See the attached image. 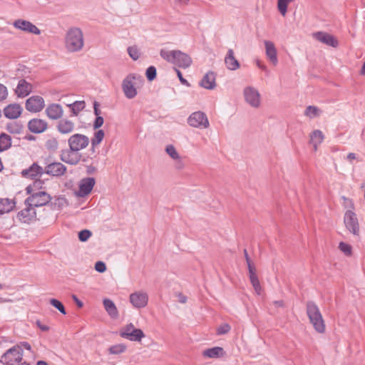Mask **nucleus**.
I'll list each match as a JSON object with an SVG mask.
<instances>
[{"instance_id":"obj_1","label":"nucleus","mask_w":365,"mask_h":365,"mask_svg":"<svg viewBox=\"0 0 365 365\" xmlns=\"http://www.w3.org/2000/svg\"><path fill=\"white\" fill-rule=\"evenodd\" d=\"M64 43L68 52L75 53L81 51L84 46L82 30L78 27L69 28L65 35Z\"/></svg>"},{"instance_id":"obj_2","label":"nucleus","mask_w":365,"mask_h":365,"mask_svg":"<svg viewBox=\"0 0 365 365\" xmlns=\"http://www.w3.org/2000/svg\"><path fill=\"white\" fill-rule=\"evenodd\" d=\"M144 79L137 73L128 74L122 81V90L125 96L128 99L134 98L137 94V89L143 86Z\"/></svg>"},{"instance_id":"obj_3","label":"nucleus","mask_w":365,"mask_h":365,"mask_svg":"<svg viewBox=\"0 0 365 365\" xmlns=\"http://www.w3.org/2000/svg\"><path fill=\"white\" fill-rule=\"evenodd\" d=\"M160 54L168 62L180 68H187L192 63V58L190 56L179 50L165 51L162 49Z\"/></svg>"},{"instance_id":"obj_4","label":"nucleus","mask_w":365,"mask_h":365,"mask_svg":"<svg viewBox=\"0 0 365 365\" xmlns=\"http://www.w3.org/2000/svg\"><path fill=\"white\" fill-rule=\"evenodd\" d=\"M307 314L314 329L319 333L325 331V324L317 305L314 302L307 303Z\"/></svg>"},{"instance_id":"obj_5","label":"nucleus","mask_w":365,"mask_h":365,"mask_svg":"<svg viewBox=\"0 0 365 365\" xmlns=\"http://www.w3.org/2000/svg\"><path fill=\"white\" fill-rule=\"evenodd\" d=\"M26 190L30 195L25 200V205H29L34 207H42L47 205L51 200V195L45 191H38L31 193V186H28Z\"/></svg>"},{"instance_id":"obj_6","label":"nucleus","mask_w":365,"mask_h":365,"mask_svg":"<svg viewBox=\"0 0 365 365\" xmlns=\"http://www.w3.org/2000/svg\"><path fill=\"white\" fill-rule=\"evenodd\" d=\"M23 359V349L19 345H15L8 349L1 357L0 362L4 365L19 364Z\"/></svg>"},{"instance_id":"obj_7","label":"nucleus","mask_w":365,"mask_h":365,"mask_svg":"<svg viewBox=\"0 0 365 365\" xmlns=\"http://www.w3.org/2000/svg\"><path fill=\"white\" fill-rule=\"evenodd\" d=\"M187 124L195 128L206 129L210 126L209 120L204 112L195 111L187 118Z\"/></svg>"},{"instance_id":"obj_8","label":"nucleus","mask_w":365,"mask_h":365,"mask_svg":"<svg viewBox=\"0 0 365 365\" xmlns=\"http://www.w3.org/2000/svg\"><path fill=\"white\" fill-rule=\"evenodd\" d=\"M120 336L132 341H140L145 337L143 331L130 323L120 330Z\"/></svg>"},{"instance_id":"obj_9","label":"nucleus","mask_w":365,"mask_h":365,"mask_svg":"<svg viewBox=\"0 0 365 365\" xmlns=\"http://www.w3.org/2000/svg\"><path fill=\"white\" fill-rule=\"evenodd\" d=\"M89 142L88 137L79 133L72 135L68 140L69 148L78 152L86 148L88 145Z\"/></svg>"},{"instance_id":"obj_10","label":"nucleus","mask_w":365,"mask_h":365,"mask_svg":"<svg viewBox=\"0 0 365 365\" xmlns=\"http://www.w3.org/2000/svg\"><path fill=\"white\" fill-rule=\"evenodd\" d=\"M244 98L251 107L258 108L261 105V96L259 91L252 86H247L243 91Z\"/></svg>"},{"instance_id":"obj_11","label":"nucleus","mask_w":365,"mask_h":365,"mask_svg":"<svg viewBox=\"0 0 365 365\" xmlns=\"http://www.w3.org/2000/svg\"><path fill=\"white\" fill-rule=\"evenodd\" d=\"M344 222L346 228L354 235H359V224L354 212L347 210L344 214Z\"/></svg>"},{"instance_id":"obj_12","label":"nucleus","mask_w":365,"mask_h":365,"mask_svg":"<svg viewBox=\"0 0 365 365\" xmlns=\"http://www.w3.org/2000/svg\"><path fill=\"white\" fill-rule=\"evenodd\" d=\"M45 106L44 99L40 96H32L26 101V109L31 113H38Z\"/></svg>"},{"instance_id":"obj_13","label":"nucleus","mask_w":365,"mask_h":365,"mask_svg":"<svg viewBox=\"0 0 365 365\" xmlns=\"http://www.w3.org/2000/svg\"><path fill=\"white\" fill-rule=\"evenodd\" d=\"M56 129L60 134L68 135L75 130L76 124L72 120L68 118H61L57 121Z\"/></svg>"},{"instance_id":"obj_14","label":"nucleus","mask_w":365,"mask_h":365,"mask_svg":"<svg viewBox=\"0 0 365 365\" xmlns=\"http://www.w3.org/2000/svg\"><path fill=\"white\" fill-rule=\"evenodd\" d=\"M96 183L93 178H83L79 183V189L76 192V195L81 197L87 196L93 190Z\"/></svg>"},{"instance_id":"obj_15","label":"nucleus","mask_w":365,"mask_h":365,"mask_svg":"<svg viewBox=\"0 0 365 365\" xmlns=\"http://www.w3.org/2000/svg\"><path fill=\"white\" fill-rule=\"evenodd\" d=\"M13 25L15 28L28 33L36 35L41 34V30L36 26L26 20L17 19L13 23Z\"/></svg>"},{"instance_id":"obj_16","label":"nucleus","mask_w":365,"mask_h":365,"mask_svg":"<svg viewBox=\"0 0 365 365\" xmlns=\"http://www.w3.org/2000/svg\"><path fill=\"white\" fill-rule=\"evenodd\" d=\"M60 158L63 162L73 165L78 164L81 159L78 152L70 148L61 150Z\"/></svg>"},{"instance_id":"obj_17","label":"nucleus","mask_w":365,"mask_h":365,"mask_svg":"<svg viewBox=\"0 0 365 365\" xmlns=\"http://www.w3.org/2000/svg\"><path fill=\"white\" fill-rule=\"evenodd\" d=\"M66 167L59 162L48 164L45 168V173L54 177H60L66 172Z\"/></svg>"},{"instance_id":"obj_18","label":"nucleus","mask_w":365,"mask_h":365,"mask_svg":"<svg viewBox=\"0 0 365 365\" xmlns=\"http://www.w3.org/2000/svg\"><path fill=\"white\" fill-rule=\"evenodd\" d=\"M63 107L58 103H51L45 110L46 116L51 120H59L63 115Z\"/></svg>"},{"instance_id":"obj_19","label":"nucleus","mask_w":365,"mask_h":365,"mask_svg":"<svg viewBox=\"0 0 365 365\" xmlns=\"http://www.w3.org/2000/svg\"><path fill=\"white\" fill-rule=\"evenodd\" d=\"M130 302L135 308L145 307L148 302V296L146 293L136 292L130 295Z\"/></svg>"},{"instance_id":"obj_20","label":"nucleus","mask_w":365,"mask_h":365,"mask_svg":"<svg viewBox=\"0 0 365 365\" xmlns=\"http://www.w3.org/2000/svg\"><path fill=\"white\" fill-rule=\"evenodd\" d=\"M314 37L327 46L336 48L338 46L339 43L337 39L331 34L323 31H318L313 34Z\"/></svg>"},{"instance_id":"obj_21","label":"nucleus","mask_w":365,"mask_h":365,"mask_svg":"<svg viewBox=\"0 0 365 365\" xmlns=\"http://www.w3.org/2000/svg\"><path fill=\"white\" fill-rule=\"evenodd\" d=\"M45 173V168L38 165L36 163H34L29 168L21 171V175L24 178L35 179L41 177Z\"/></svg>"},{"instance_id":"obj_22","label":"nucleus","mask_w":365,"mask_h":365,"mask_svg":"<svg viewBox=\"0 0 365 365\" xmlns=\"http://www.w3.org/2000/svg\"><path fill=\"white\" fill-rule=\"evenodd\" d=\"M23 111V108L19 103H11L6 106L3 113L4 116L8 119L18 118Z\"/></svg>"},{"instance_id":"obj_23","label":"nucleus","mask_w":365,"mask_h":365,"mask_svg":"<svg viewBox=\"0 0 365 365\" xmlns=\"http://www.w3.org/2000/svg\"><path fill=\"white\" fill-rule=\"evenodd\" d=\"M28 128L34 133H41L47 129L48 123L45 120L33 118L29 121Z\"/></svg>"},{"instance_id":"obj_24","label":"nucleus","mask_w":365,"mask_h":365,"mask_svg":"<svg viewBox=\"0 0 365 365\" xmlns=\"http://www.w3.org/2000/svg\"><path fill=\"white\" fill-rule=\"evenodd\" d=\"M32 85L27 82L25 79L19 81L18 85L15 89V93L19 98H24L30 94L32 91Z\"/></svg>"},{"instance_id":"obj_25","label":"nucleus","mask_w":365,"mask_h":365,"mask_svg":"<svg viewBox=\"0 0 365 365\" xmlns=\"http://www.w3.org/2000/svg\"><path fill=\"white\" fill-rule=\"evenodd\" d=\"M265 46V53L269 61L276 66L278 63L277 51L273 42L270 41H264Z\"/></svg>"},{"instance_id":"obj_26","label":"nucleus","mask_w":365,"mask_h":365,"mask_svg":"<svg viewBox=\"0 0 365 365\" xmlns=\"http://www.w3.org/2000/svg\"><path fill=\"white\" fill-rule=\"evenodd\" d=\"M216 74L213 71H208L200 82V86L207 90H212L216 87Z\"/></svg>"},{"instance_id":"obj_27","label":"nucleus","mask_w":365,"mask_h":365,"mask_svg":"<svg viewBox=\"0 0 365 365\" xmlns=\"http://www.w3.org/2000/svg\"><path fill=\"white\" fill-rule=\"evenodd\" d=\"M18 217L23 222L29 223L36 217L34 207L26 205V207L18 213Z\"/></svg>"},{"instance_id":"obj_28","label":"nucleus","mask_w":365,"mask_h":365,"mask_svg":"<svg viewBox=\"0 0 365 365\" xmlns=\"http://www.w3.org/2000/svg\"><path fill=\"white\" fill-rule=\"evenodd\" d=\"M225 63L227 69L235 71L240 68V63L236 59L232 49L230 48L225 58Z\"/></svg>"},{"instance_id":"obj_29","label":"nucleus","mask_w":365,"mask_h":365,"mask_svg":"<svg viewBox=\"0 0 365 365\" xmlns=\"http://www.w3.org/2000/svg\"><path fill=\"white\" fill-rule=\"evenodd\" d=\"M225 355V351L223 348L220 346L207 349L202 351L203 357L209 359H218L224 356Z\"/></svg>"},{"instance_id":"obj_30","label":"nucleus","mask_w":365,"mask_h":365,"mask_svg":"<svg viewBox=\"0 0 365 365\" xmlns=\"http://www.w3.org/2000/svg\"><path fill=\"white\" fill-rule=\"evenodd\" d=\"M16 205V202L9 198L0 199V215L8 213L13 210Z\"/></svg>"},{"instance_id":"obj_31","label":"nucleus","mask_w":365,"mask_h":365,"mask_svg":"<svg viewBox=\"0 0 365 365\" xmlns=\"http://www.w3.org/2000/svg\"><path fill=\"white\" fill-rule=\"evenodd\" d=\"M103 306L106 311L111 318L116 319L118 317V309L112 300L109 299H105L103 300Z\"/></svg>"},{"instance_id":"obj_32","label":"nucleus","mask_w":365,"mask_h":365,"mask_svg":"<svg viewBox=\"0 0 365 365\" xmlns=\"http://www.w3.org/2000/svg\"><path fill=\"white\" fill-rule=\"evenodd\" d=\"M324 136L323 133L319 130H314L310 135V143L313 145L314 150H317L318 145L321 144L324 140Z\"/></svg>"},{"instance_id":"obj_33","label":"nucleus","mask_w":365,"mask_h":365,"mask_svg":"<svg viewBox=\"0 0 365 365\" xmlns=\"http://www.w3.org/2000/svg\"><path fill=\"white\" fill-rule=\"evenodd\" d=\"M6 129L11 134L19 135L23 133L24 125L20 122L13 121L6 124Z\"/></svg>"},{"instance_id":"obj_34","label":"nucleus","mask_w":365,"mask_h":365,"mask_svg":"<svg viewBox=\"0 0 365 365\" xmlns=\"http://www.w3.org/2000/svg\"><path fill=\"white\" fill-rule=\"evenodd\" d=\"M11 147V138L9 135L1 133L0 134V153L9 150Z\"/></svg>"},{"instance_id":"obj_35","label":"nucleus","mask_w":365,"mask_h":365,"mask_svg":"<svg viewBox=\"0 0 365 365\" xmlns=\"http://www.w3.org/2000/svg\"><path fill=\"white\" fill-rule=\"evenodd\" d=\"M72 113L73 116H77L78 113L83 110L85 108L86 103L83 101H76L73 103H70L67 105Z\"/></svg>"},{"instance_id":"obj_36","label":"nucleus","mask_w":365,"mask_h":365,"mask_svg":"<svg viewBox=\"0 0 365 365\" xmlns=\"http://www.w3.org/2000/svg\"><path fill=\"white\" fill-rule=\"evenodd\" d=\"M249 277L255 292L257 293V294H260L262 287L260 286V283L256 272H252L251 274H249Z\"/></svg>"},{"instance_id":"obj_37","label":"nucleus","mask_w":365,"mask_h":365,"mask_svg":"<svg viewBox=\"0 0 365 365\" xmlns=\"http://www.w3.org/2000/svg\"><path fill=\"white\" fill-rule=\"evenodd\" d=\"M321 110L316 106H309L304 110V115L309 118H314L319 116Z\"/></svg>"},{"instance_id":"obj_38","label":"nucleus","mask_w":365,"mask_h":365,"mask_svg":"<svg viewBox=\"0 0 365 365\" xmlns=\"http://www.w3.org/2000/svg\"><path fill=\"white\" fill-rule=\"evenodd\" d=\"M105 133L103 130H98L95 133L94 137L91 139L92 151L94 152L96 145L101 143L104 138Z\"/></svg>"},{"instance_id":"obj_39","label":"nucleus","mask_w":365,"mask_h":365,"mask_svg":"<svg viewBox=\"0 0 365 365\" xmlns=\"http://www.w3.org/2000/svg\"><path fill=\"white\" fill-rule=\"evenodd\" d=\"M45 147L48 151L55 152L58 148V141L56 138H51L46 141Z\"/></svg>"},{"instance_id":"obj_40","label":"nucleus","mask_w":365,"mask_h":365,"mask_svg":"<svg viewBox=\"0 0 365 365\" xmlns=\"http://www.w3.org/2000/svg\"><path fill=\"white\" fill-rule=\"evenodd\" d=\"M126 350V346L123 344L113 345L109 348V353L111 354H120Z\"/></svg>"},{"instance_id":"obj_41","label":"nucleus","mask_w":365,"mask_h":365,"mask_svg":"<svg viewBox=\"0 0 365 365\" xmlns=\"http://www.w3.org/2000/svg\"><path fill=\"white\" fill-rule=\"evenodd\" d=\"M166 153L173 160H179L180 155L173 145H168L165 148Z\"/></svg>"},{"instance_id":"obj_42","label":"nucleus","mask_w":365,"mask_h":365,"mask_svg":"<svg viewBox=\"0 0 365 365\" xmlns=\"http://www.w3.org/2000/svg\"><path fill=\"white\" fill-rule=\"evenodd\" d=\"M50 304L57 309L61 314H66V309L63 304L58 299H51L49 301Z\"/></svg>"},{"instance_id":"obj_43","label":"nucleus","mask_w":365,"mask_h":365,"mask_svg":"<svg viewBox=\"0 0 365 365\" xmlns=\"http://www.w3.org/2000/svg\"><path fill=\"white\" fill-rule=\"evenodd\" d=\"M156 68L153 66H149L145 72L146 78L148 81H152L156 78Z\"/></svg>"},{"instance_id":"obj_44","label":"nucleus","mask_w":365,"mask_h":365,"mask_svg":"<svg viewBox=\"0 0 365 365\" xmlns=\"http://www.w3.org/2000/svg\"><path fill=\"white\" fill-rule=\"evenodd\" d=\"M128 53L130 57L134 61L138 60L140 57V53L137 46H129L128 48Z\"/></svg>"},{"instance_id":"obj_45","label":"nucleus","mask_w":365,"mask_h":365,"mask_svg":"<svg viewBox=\"0 0 365 365\" xmlns=\"http://www.w3.org/2000/svg\"><path fill=\"white\" fill-rule=\"evenodd\" d=\"M92 235L88 230H83L78 232V239L81 242H86Z\"/></svg>"},{"instance_id":"obj_46","label":"nucleus","mask_w":365,"mask_h":365,"mask_svg":"<svg viewBox=\"0 0 365 365\" xmlns=\"http://www.w3.org/2000/svg\"><path fill=\"white\" fill-rule=\"evenodd\" d=\"M230 326L228 324H223L217 329V335H223L227 334L230 331Z\"/></svg>"},{"instance_id":"obj_47","label":"nucleus","mask_w":365,"mask_h":365,"mask_svg":"<svg viewBox=\"0 0 365 365\" xmlns=\"http://www.w3.org/2000/svg\"><path fill=\"white\" fill-rule=\"evenodd\" d=\"M339 247L341 252H343L345 255H349L351 253V247L349 245L345 242H340Z\"/></svg>"},{"instance_id":"obj_48","label":"nucleus","mask_w":365,"mask_h":365,"mask_svg":"<svg viewBox=\"0 0 365 365\" xmlns=\"http://www.w3.org/2000/svg\"><path fill=\"white\" fill-rule=\"evenodd\" d=\"M8 89L2 83H0V102L6 100L8 97Z\"/></svg>"},{"instance_id":"obj_49","label":"nucleus","mask_w":365,"mask_h":365,"mask_svg":"<svg viewBox=\"0 0 365 365\" xmlns=\"http://www.w3.org/2000/svg\"><path fill=\"white\" fill-rule=\"evenodd\" d=\"M95 269L100 273H103L106 270V265L103 262L98 261L95 264Z\"/></svg>"},{"instance_id":"obj_50","label":"nucleus","mask_w":365,"mask_h":365,"mask_svg":"<svg viewBox=\"0 0 365 365\" xmlns=\"http://www.w3.org/2000/svg\"><path fill=\"white\" fill-rule=\"evenodd\" d=\"M342 199L344 200V205L346 208H348L349 210L354 209V203L352 200L349 198H347L344 196L342 197Z\"/></svg>"},{"instance_id":"obj_51","label":"nucleus","mask_w":365,"mask_h":365,"mask_svg":"<svg viewBox=\"0 0 365 365\" xmlns=\"http://www.w3.org/2000/svg\"><path fill=\"white\" fill-rule=\"evenodd\" d=\"M104 120L103 118L101 116L96 117L94 123H93V128L94 129H98L100 127H101L103 124Z\"/></svg>"},{"instance_id":"obj_52","label":"nucleus","mask_w":365,"mask_h":365,"mask_svg":"<svg viewBox=\"0 0 365 365\" xmlns=\"http://www.w3.org/2000/svg\"><path fill=\"white\" fill-rule=\"evenodd\" d=\"M180 83L186 86H190L188 81L182 77V73L177 68L175 69Z\"/></svg>"},{"instance_id":"obj_53","label":"nucleus","mask_w":365,"mask_h":365,"mask_svg":"<svg viewBox=\"0 0 365 365\" xmlns=\"http://www.w3.org/2000/svg\"><path fill=\"white\" fill-rule=\"evenodd\" d=\"M100 104L98 102L95 101L93 103V112L94 114L96 115V117L100 116V114L101 113V110L99 109Z\"/></svg>"},{"instance_id":"obj_54","label":"nucleus","mask_w":365,"mask_h":365,"mask_svg":"<svg viewBox=\"0 0 365 365\" xmlns=\"http://www.w3.org/2000/svg\"><path fill=\"white\" fill-rule=\"evenodd\" d=\"M36 325L43 331L49 330V327L47 325L43 324L39 320L36 322Z\"/></svg>"},{"instance_id":"obj_55","label":"nucleus","mask_w":365,"mask_h":365,"mask_svg":"<svg viewBox=\"0 0 365 365\" xmlns=\"http://www.w3.org/2000/svg\"><path fill=\"white\" fill-rule=\"evenodd\" d=\"M72 299H73V301L76 302V305L78 307L81 308L83 306V302L75 294L72 295Z\"/></svg>"},{"instance_id":"obj_56","label":"nucleus","mask_w":365,"mask_h":365,"mask_svg":"<svg viewBox=\"0 0 365 365\" xmlns=\"http://www.w3.org/2000/svg\"><path fill=\"white\" fill-rule=\"evenodd\" d=\"M177 162H176V164H175V168L178 169V170H181L184 167V164L182 162V160L181 158H180L179 160H176Z\"/></svg>"},{"instance_id":"obj_57","label":"nucleus","mask_w":365,"mask_h":365,"mask_svg":"<svg viewBox=\"0 0 365 365\" xmlns=\"http://www.w3.org/2000/svg\"><path fill=\"white\" fill-rule=\"evenodd\" d=\"M247 267L249 270V274H251L252 272H256V269L255 266L252 264L251 262H247Z\"/></svg>"},{"instance_id":"obj_58","label":"nucleus","mask_w":365,"mask_h":365,"mask_svg":"<svg viewBox=\"0 0 365 365\" xmlns=\"http://www.w3.org/2000/svg\"><path fill=\"white\" fill-rule=\"evenodd\" d=\"M43 184V181L40 180H35L33 184V187L35 188H40Z\"/></svg>"},{"instance_id":"obj_59","label":"nucleus","mask_w":365,"mask_h":365,"mask_svg":"<svg viewBox=\"0 0 365 365\" xmlns=\"http://www.w3.org/2000/svg\"><path fill=\"white\" fill-rule=\"evenodd\" d=\"M347 160L349 161H351L352 160H354L356 158V154L354 153H350L346 156Z\"/></svg>"},{"instance_id":"obj_60","label":"nucleus","mask_w":365,"mask_h":365,"mask_svg":"<svg viewBox=\"0 0 365 365\" xmlns=\"http://www.w3.org/2000/svg\"><path fill=\"white\" fill-rule=\"evenodd\" d=\"M96 168L94 166L90 165V166L87 167V170L86 171H87L88 174H92V173H93L96 171Z\"/></svg>"},{"instance_id":"obj_61","label":"nucleus","mask_w":365,"mask_h":365,"mask_svg":"<svg viewBox=\"0 0 365 365\" xmlns=\"http://www.w3.org/2000/svg\"><path fill=\"white\" fill-rule=\"evenodd\" d=\"M273 303L277 307H284V302L282 300L274 301Z\"/></svg>"},{"instance_id":"obj_62","label":"nucleus","mask_w":365,"mask_h":365,"mask_svg":"<svg viewBox=\"0 0 365 365\" xmlns=\"http://www.w3.org/2000/svg\"><path fill=\"white\" fill-rule=\"evenodd\" d=\"M20 346H24L27 350H31V345L28 342H26V341L22 342Z\"/></svg>"},{"instance_id":"obj_63","label":"nucleus","mask_w":365,"mask_h":365,"mask_svg":"<svg viewBox=\"0 0 365 365\" xmlns=\"http://www.w3.org/2000/svg\"><path fill=\"white\" fill-rule=\"evenodd\" d=\"M186 301H187L186 297L181 295V294L179 296V302L180 303H185Z\"/></svg>"},{"instance_id":"obj_64","label":"nucleus","mask_w":365,"mask_h":365,"mask_svg":"<svg viewBox=\"0 0 365 365\" xmlns=\"http://www.w3.org/2000/svg\"><path fill=\"white\" fill-rule=\"evenodd\" d=\"M244 255H245V257L247 263L251 262L250 258L246 250H244Z\"/></svg>"}]
</instances>
